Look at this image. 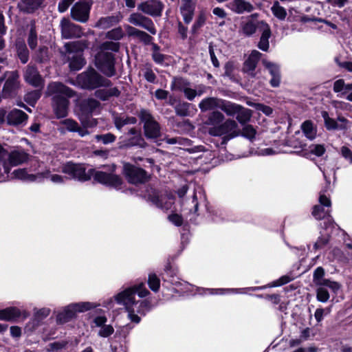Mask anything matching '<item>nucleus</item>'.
<instances>
[{"instance_id": "nucleus-1", "label": "nucleus", "mask_w": 352, "mask_h": 352, "mask_svg": "<svg viewBox=\"0 0 352 352\" xmlns=\"http://www.w3.org/2000/svg\"><path fill=\"white\" fill-rule=\"evenodd\" d=\"M148 294L149 292L144 283H135L118 293L104 306L111 307L110 305L113 300L116 301L117 304L124 307L129 320L138 324L140 322V317L138 316V314L144 316L151 310V305L148 299L136 300L135 294H138L140 298H144Z\"/></svg>"}, {"instance_id": "nucleus-2", "label": "nucleus", "mask_w": 352, "mask_h": 352, "mask_svg": "<svg viewBox=\"0 0 352 352\" xmlns=\"http://www.w3.org/2000/svg\"><path fill=\"white\" fill-rule=\"evenodd\" d=\"M125 35L121 27L113 28L105 34V38L111 40L102 43L98 52L95 56V65L96 67L104 75L111 77L115 75V58L113 52H117L120 50V45L118 41Z\"/></svg>"}, {"instance_id": "nucleus-3", "label": "nucleus", "mask_w": 352, "mask_h": 352, "mask_svg": "<svg viewBox=\"0 0 352 352\" xmlns=\"http://www.w3.org/2000/svg\"><path fill=\"white\" fill-rule=\"evenodd\" d=\"M47 94L53 96V109L56 118L66 117L69 105L67 98L74 96V91L60 82H53L48 85Z\"/></svg>"}, {"instance_id": "nucleus-4", "label": "nucleus", "mask_w": 352, "mask_h": 352, "mask_svg": "<svg viewBox=\"0 0 352 352\" xmlns=\"http://www.w3.org/2000/svg\"><path fill=\"white\" fill-rule=\"evenodd\" d=\"M320 170L323 173V176L324 179L327 182V185L325 188L322 189L320 192L319 195V203L320 205L315 206L313 208L312 211V215L316 219H322L327 218V221L324 222V228L325 230L329 229L330 227H333L334 223L332 221V219L330 218L329 213H330V208L331 206V200L326 195V192H327L328 188H329L330 185V180L327 178V174L328 171L327 170L324 168H322L320 166L319 167Z\"/></svg>"}, {"instance_id": "nucleus-5", "label": "nucleus", "mask_w": 352, "mask_h": 352, "mask_svg": "<svg viewBox=\"0 0 352 352\" xmlns=\"http://www.w3.org/2000/svg\"><path fill=\"white\" fill-rule=\"evenodd\" d=\"M87 47V41H72L65 44L71 70H80L85 65V60L82 57V52Z\"/></svg>"}, {"instance_id": "nucleus-6", "label": "nucleus", "mask_w": 352, "mask_h": 352, "mask_svg": "<svg viewBox=\"0 0 352 352\" xmlns=\"http://www.w3.org/2000/svg\"><path fill=\"white\" fill-rule=\"evenodd\" d=\"M77 81L82 88L87 89H94L100 87H107L111 85L109 80L102 77L92 68L79 74Z\"/></svg>"}, {"instance_id": "nucleus-7", "label": "nucleus", "mask_w": 352, "mask_h": 352, "mask_svg": "<svg viewBox=\"0 0 352 352\" xmlns=\"http://www.w3.org/2000/svg\"><path fill=\"white\" fill-rule=\"evenodd\" d=\"M61 171L67 175V179H74L80 182H86L89 180L94 173V169L90 168L87 170L85 164H76L72 162L64 164Z\"/></svg>"}, {"instance_id": "nucleus-8", "label": "nucleus", "mask_w": 352, "mask_h": 352, "mask_svg": "<svg viewBox=\"0 0 352 352\" xmlns=\"http://www.w3.org/2000/svg\"><path fill=\"white\" fill-rule=\"evenodd\" d=\"M208 133L212 136L225 135L222 142V144H225L227 141L239 135L238 124L234 120L228 119L217 126L210 127Z\"/></svg>"}, {"instance_id": "nucleus-9", "label": "nucleus", "mask_w": 352, "mask_h": 352, "mask_svg": "<svg viewBox=\"0 0 352 352\" xmlns=\"http://www.w3.org/2000/svg\"><path fill=\"white\" fill-rule=\"evenodd\" d=\"M96 307V304L89 302L72 303L65 307L61 312L58 314L57 321L59 323H65L74 318L76 313L84 312Z\"/></svg>"}, {"instance_id": "nucleus-10", "label": "nucleus", "mask_w": 352, "mask_h": 352, "mask_svg": "<svg viewBox=\"0 0 352 352\" xmlns=\"http://www.w3.org/2000/svg\"><path fill=\"white\" fill-rule=\"evenodd\" d=\"M139 117L144 123V131L145 136L148 139H156L160 135V127L159 124L154 120L151 113L145 109L140 111Z\"/></svg>"}, {"instance_id": "nucleus-11", "label": "nucleus", "mask_w": 352, "mask_h": 352, "mask_svg": "<svg viewBox=\"0 0 352 352\" xmlns=\"http://www.w3.org/2000/svg\"><path fill=\"white\" fill-rule=\"evenodd\" d=\"M92 5V0H79L71 9L72 19L80 23L87 22Z\"/></svg>"}, {"instance_id": "nucleus-12", "label": "nucleus", "mask_w": 352, "mask_h": 352, "mask_svg": "<svg viewBox=\"0 0 352 352\" xmlns=\"http://www.w3.org/2000/svg\"><path fill=\"white\" fill-rule=\"evenodd\" d=\"M123 172L128 182L131 184L144 183L148 179V176L144 170L130 164H124Z\"/></svg>"}, {"instance_id": "nucleus-13", "label": "nucleus", "mask_w": 352, "mask_h": 352, "mask_svg": "<svg viewBox=\"0 0 352 352\" xmlns=\"http://www.w3.org/2000/svg\"><path fill=\"white\" fill-rule=\"evenodd\" d=\"M94 179L105 186L120 189L122 184V179L112 173H106L104 171H95L94 170L93 175Z\"/></svg>"}, {"instance_id": "nucleus-14", "label": "nucleus", "mask_w": 352, "mask_h": 352, "mask_svg": "<svg viewBox=\"0 0 352 352\" xmlns=\"http://www.w3.org/2000/svg\"><path fill=\"white\" fill-rule=\"evenodd\" d=\"M29 155L21 148H16L9 151L8 158L4 167V171L8 174L10 171V166H16L28 160Z\"/></svg>"}, {"instance_id": "nucleus-15", "label": "nucleus", "mask_w": 352, "mask_h": 352, "mask_svg": "<svg viewBox=\"0 0 352 352\" xmlns=\"http://www.w3.org/2000/svg\"><path fill=\"white\" fill-rule=\"evenodd\" d=\"M198 199H205L204 190L201 186L195 188L191 199L182 201V210L187 211L189 214H196L198 210Z\"/></svg>"}, {"instance_id": "nucleus-16", "label": "nucleus", "mask_w": 352, "mask_h": 352, "mask_svg": "<svg viewBox=\"0 0 352 352\" xmlns=\"http://www.w3.org/2000/svg\"><path fill=\"white\" fill-rule=\"evenodd\" d=\"M129 22L135 26L141 27L146 30L149 33L155 35L157 30L153 21L140 13L131 14L128 19Z\"/></svg>"}, {"instance_id": "nucleus-17", "label": "nucleus", "mask_w": 352, "mask_h": 352, "mask_svg": "<svg viewBox=\"0 0 352 352\" xmlns=\"http://www.w3.org/2000/svg\"><path fill=\"white\" fill-rule=\"evenodd\" d=\"M62 36L65 38H79L82 35V30L80 25L72 23L67 19H63L60 21Z\"/></svg>"}, {"instance_id": "nucleus-18", "label": "nucleus", "mask_w": 352, "mask_h": 352, "mask_svg": "<svg viewBox=\"0 0 352 352\" xmlns=\"http://www.w3.org/2000/svg\"><path fill=\"white\" fill-rule=\"evenodd\" d=\"M138 8L148 15L160 16L164 9V4L159 0H147L139 4Z\"/></svg>"}, {"instance_id": "nucleus-19", "label": "nucleus", "mask_w": 352, "mask_h": 352, "mask_svg": "<svg viewBox=\"0 0 352 352\" xmlns=\"http://www.w3.org/2000/svg\"><path fill=\"white\" fill-rule=\"evenodd\" d=\"M6 78L3 93L6 96H10L19 87V74L16 71L5 73Z\"/></svg>"}, {"instance_id": "nucleus-20", "label": "nucleus", "mask_w": 352, "mask_h": 352, "mask_svg": "<svg viewBox=\"0 0 352 352\" xmlns=\"http://www.w3.org/2000/svg\"><path fill=\"white\" fill-rule=\"evenodd\" d=\"M24 79L26 82L35 87H42L44 80L39 74L37 69L34 66L28 65L25 71Z\"/></svg>"}, {"instance_id": "nucleus-21", "label": "nucleus", "mask_w": 352, "mask_h": 352, "mask_svg": "<svg viewBox=\"0 0 352 352\" xmlns=\"http://www.w3.org/2000/svg\"><path fill=\"white\" fill-rule=\"evenodd\" d=\"M262 54L257 50H252L247 59L245 60L243 66V71L250 76H255V69L257 63L261 59Z\"/></svg>"}, {"instance_id": "nucleus-22", "label": "nucleus", "mask_w": 352, "mask_h": 352, "mask_svg": "<svg viewBox=\"0 0 352 352\" xmlns=\"http://www.w3.org/2000/svg\"><path fill=\"white\" fill-rule=\"evenodd\" d=\"M28 116L22 110L13 109L6 115L8 124L12 126L24 125L26 124Z\"/></svg>"}, {"instance_id": "nucleus-23", "label": "nucleus", "mask_w": 352, "mask_h": 352, "mask_svg": "<svg viewBox=\"0 0 352 352\" xmlns=\"http://www.w3.org/2000/svg\"><path fill=\"white\" fill-rule=\"evenodd\" d=\"M12 175L14 178L27 182H41L44 180L45 177V173L30 174L25 168L14 170Z\"/></svg>"}, {"instance_id": "nucleus-24", "label": "nucleus", "mask_w": 352, "mask_h": 352, "mask_svg": "<svg viewBox=\"0 0 352 352\" xmlns=\"http://www.w3.org/2000/svg\"><path fill=\"white\" fill-rule=\"evenodd\" d=\"M333 91L338 97L345 98L352 102V82L346 84L343 79H339L333 83Z\"/></svg>"}, {"instance_id": "nucleus-25", "label": "nucleus", "mask_w": 352, "mask_h": 352, "mask_svg": "<svg viewBox=\"0 0 352 352\" xmlns=\"http://www.w3.org/2000/svg\"><path fill=\"white\" fill-rule=\"evenodd\" d=\"M322 117L324 119V124L328 130L345 129L349 126V121L344 118H338V120L331 118L327 111L322 112Z\"/></svg>"}, {"instance_id": "nucleus-26", "label": "nucleus", "mask_w": 352, "mask_h": 352, "mask_svg": "<svg viewBox=\"0 0 352 352\" xmlns=\"http://www.w3.org/2000/svg\"><path fill=\"white\" fill-rule=\"evenodd\" d=\"M196 0H182L180 5V13L184 22L190 23L193 18L195 10Z\"/></svg>"}, {"instance_id": "nucleus-27", "label": "nucleus", "mask_w": 352, "mask_h": 352, "mask_svg": "<svg viewBox=\"0 0 352 352\" xmlns=\"http://www.w3.org/2000/svg\"><path fill=\"white\" fill-rule=\"evenodd\" d=\"M148 199L156 207L166 210L170 209L174 203L173 198L171 196L161 195L160 197L156 192L149 195Z\"/></svg>"}, {"instance_id": "nucleus-28", "label": "nucleus", "mask_w": 352, "mask_h": 352, "mask_svg": "<svg viewBox=\"0 0 352 352\" xmlns=\"http://www.w3.org/2000/svg\"><path fill=\"white\" fill-rule=\"evenodd\" d=\"M107 318L105 316H97L94 319V327H100L98 333V336L102 338H107L112 335L114 332L113 327L110 324H106ZM94 327V326L92 327Z\"/></svg>"}, {"instance_id": "nucleus-29", "label": "nucleus", "mask_w": 352, "mask_h": 352, "mask_svg": "<svg viewBox=\"0 0 352 352\" xmlns=\"http://www.w3.org/2000/svg\"><path fill=\"white\" fill-rule=\"evenodd\" d=\"M177 274V270L174 268L170 265H168L166 266L165 273L163 276V278L164 281H167L175 286L173 287V290L179 292V290L177 289V287L182 286L183 283L179 280Z\"/></svg>"}, {"instance_id": "nucleus-30", "label": "nucleus", "mask_w": 352, "mask_h": 352, "mask_svg": "<svg viewBox=\"0 0 352 352\" xmlns=\"http://www.w3.org/2000/svg\"><path fill=\"white\" fill-rule=\"evenodd\" d=\"M262 63L272 76L270 80V85L273 87H278L280 82V69L278 65L266 59H263Z\"/></svg>"}, {"instance_id": "nucleus-31", "label": "nucleus", "mask_w": 352, "mask_h": 352, "mask_svg": "<svg viewBox=\"0 0 352 352\" xmlns=\"http://www.w3.org/2000/svg\"><path fill=\"white\" fill-rule=\"evenodd\" d=\"M127 140H124V146L126 147L140 146H144V141L140 131L135 127L130 129L126 134Z\"/></svg>"}, {"instance_id": "nucleus-32", "label": "nucleus", "mask_w": 352, "mask_h": 352, "mask_svg": "<svg viewBox=\"0 0 352 352\" xmlns=\"http://www.w3.org/2000/svg\"><path fill=\"white\" fill-rule=\"evenodd\" d=\"M221 100L215 97L206 98L200 101L199 107L202 112L220 109Z\"/></svg>"}, {"instance_id": "nucleus-33", "label": "nucleus", "mask_w": 352, "mask_h": 352, "mask_svg": "<svg viewBox=\"0 0 352 352\" xmlns=\"http://www.w3.org/2000/svg\"><path fill=\"white\" fill-rule=\"evenodd\" d=\"M229 8L237 14L245 12H250L253 10V6L245 0H233L229 3Z\"/></svg>"}, {"instance_id": "nucleus-34", "label": "nucleus", "mask_w": 352, "mask_h": 352, "mask_svg": "<svg viewBox=\"0 0 352 352\" xmlns=\"http://www.w3.org/2000/svg\"><path fill=\"white\" fill-rule=\"evenodd\" d=\"M45 0H19V9L27 13H32L37 10Z\"/></svg>"}, {"instance_id": "nucleus-35", "label": "nucleus", "mask_w": 352, "mask_h": 352, "mask_svg": "<svg viewBox=\"0 0 352 352\" xmlns=\"http://www.w3.org/2000/svg\"><path fill=\"white\" fill-rule=\"evenodd\" d=\"M175 109L177 115L183 117L190 116L197 111L193 104L186 102H179Z\"/></svg>"}, {"instance_id": "nucleus-36", "label": "nucleus", "mask_w": 352, "mask_h": 352, "mask_svg": "<svg viewBox=\"0 0 352 352\" xmlns=\"http://www.w3.org/2000/svg\"><path fill=\"white\" fill-rule=\"evenodd\" d=\"M120 21L118 16H109L100 18L95 24L94 27L100 29L109 28Z\"/></svg>"}, {"instance_id": "nucleus-37", "label": "nucleus", "mask_w": 352, "mask_h": 352, "mask_svg": "<svg viewBox=\"0 0 352 352\" xmlns=\"http://www.w3.org/2000/svg\"><path fill=\"white\" fill-rule=\"evenodd\" d=\"M21 311L16 307H8L0 310V320L6 321H13L19 318Z\"/></svg>"}, {"instance_id": "nucleus-38", "label": "nucleus", "mask_w": 352, "mask_h": 352, "mask_svg": "<svg viewBox=\"0 0 352 352\" xmlns=\"http://www.w3.org/2000/svg\"><path fill=\"white\" fill-rule=\"evenodd\" d=\"M240 106L241 105L238 104L222 99L220 109L222 110L227 116L234 117L240 109Z\"/></svg>"}, {"instance_id": "nucleus-39", "label": "nucleus", "mask_w": 352, "mask_h": 352, "mask_svg": "<svg viewBox=\"0 0 352 352\" xmlns=\"http://www.w3.org/2000/svg\"><path fill=\"white\" fill-rule=\"evenodd\" d=\"M29 27L27 41L30 49L34 50L38 44V35L35 22L31 21Z\"/></svg>"}, {"instance_id": "nucleus-40", "label": "nucleus", "mask_w": 352, "mask_h": 352, "mask_svg": "<svg viewBox=\"0 0 352 352\" xmlns=\"http://www.w3.org/2000/svg\"><path fill=\"white\" fill-rule=\"evenodd\" d=\"M224 116L222 113L213 111L210 113L206 121V124L210 126V127L217 126L221 124V123L224 120Z\"/></svg>"}, {"instance_id": "nucleus-41", "label": "nucleus", "mask_w": 352, "mask_h": 352, "mask_svg": "<svg viewBox=\"0 0 352 352\" xmlns=\"http://www.w3.org/2000/svg\"><path fill=\"white\" fill-rule=\"evenodd\" d=\"M17 55L21 62L26 63L29 60V52L25 43L23 41H17L16 43Z\"/></svg>"}, {"instance_id": "nucleus-42", "label": "nucleus", "mask_w": 352, "mask_h": 352, "mask_svg": "<svg viewBox=\"0 0 352 352\" xmlns=\"http://www.w3.org/2000/svg\"><path fill=\"white\" fill-rule=\"evenodd\" d=\"M189 85H191V83L188 80L181 77L174 78L170 84V89L172 91L184 92Z\"/></svg>"}, {"instance_id": "nucleus-43", "label": "nucleus", "mask_w": 352, "mask_h": 352, "mask_svg": "<svg viewBox=\"0 0 352 352\" xmlns=\"http://www.w3.org/2000/svg\"><path fill=\"white\" fill-rule=\"evenodd\" d=\"M40 173H45V179H50L55 184H62L65 183L67 180V176H63L56 173H52L50 170L47 169L45 171L40 172Z\"/></svg>"}, {"instance_id": "nucleus-44", "label": "nucleus", "mask_w": 352, "mask_h": 352, "mask_svg": "<svg viewBox=\"0 0 352 352\" xmlns=\"http://www.w3.org/2000/svg\"><path fill=\"white\" fill-rule=\"evenodd\" d=\"M271 36L270 29L267 27L262 32L258 47L262 51L267 52L269 49V38Z\"/></svg>"}, {"instance_id": "nucleus-45", "label": "nucleus", "mask_w": 352, "mask_h": 352, "mask_svg": "<svg viewBox=\"0 0 352 352\" xmlns=\"http://www.w3.org/2000/svg\"><path fill=\"white\" fill-rule=\"evenodd\" d=\"M273 15L280 21H283L287 16L286 10L280 5L278 1H275L271 7Z\"/></svg>"}, {"instance_id": "nucleus-46", "label": "nucleus", "mask_w": 352, "mask_h": 352, "mask_svg": "<svg viewBox=\"0 0 352 352\" xmlns=\"http://www.w3.org/2000/svg\"><path fill=\"white\" fill-rule=\"evenodd\" d=\"M114 122L116 128L120 130L125 125L135 124L137 122V119L135 117L123 116L116 117L114 120Z\"/></svg>"}, {"instance_id": "nucleus-47", "label": "nucleus", "mask_w": 352, "mask_h": 352, "mask_svg": "<svg viewBox=\"0 0 352 352\" xmlns=\"http://www.w3.org/2000/svg\"><path fill=\"white\" fill-rule=\"evenodd\" d=\"M235 116L239 122L245 124L250 120L252 116L251 110L240 106V109L236 113Z\"/></svg>"}, {"instance_id": "nucleus-48", "label": "nucleus", "mask_w": 352, "mask_h": 352, "mask_svg": "<svg viewBox=\"0 0 352 352\" xmlns=\"http://www.w3.org/2000/svg\"><path fill=\"white\" fill-rule=\"evenodd\" d=\"M318 287L316 290V298L317 300L322 302H326L329 299V294L327 288L320 283V281L316 282Z\"/></svg>"}, {"instance_id": "nucleus-49", "label": "nucleus", "mask_w": 352, "mask_h": 352, "mask_svg": "<svg viewBox=\"0 0 352 352\" xmlns=\"http://www.w3.org/2000/svg\"><path fill=\"white\" fill-rule=\"evenodd\" d=\"M303 133L309 140H313L316 137V131L314 128L313 124L310 121H305L301 126Z\"/></svg>"}, {"instance_id": "nucleus-50", "label": "nucleus", "mask_w": 352, "mask_h": 352, "mask_svg": "<svg viewBox=\"0 0 352 352\" xmlns=\"http://www.w3.org/2000/svg\"><path fill=\"white\" fill-rule=\"evenodd\" d=\"M209 294H238L243 293V289H206Z\"/></svg>"}, {"instance_id": "nucleus-51", "label": "nucleus", "mask_w": 352, "mask_h": 352, "mask_svg": "<svg viewBox=\"0 0 352 352\" xmlns=\"http://www.w3.org/2000/svg\"><path fill=\"white\" fill-rule=\"evenodd\" d=\"M148 284L150 289L156 292L158 291L160 286V280L155 274H150L148 278Z\"/></svg>"}, {"instance_id": "nucleus-52", "label": "nucleus", "mask_w": 352, "mask_h": 352, "mask_svg": "<svg viewBox=\"0 0 352 352\" xmlns=\"http://www.w3.org/2000/svg\"><path fill=\"white\" fill-rule=\"evenodd\" d=\"M320 283L326 287L331 290L334 294H337L340 289V284L336 281H332L329 279H322Z\"/></svg>"}, {"instance_id": "nucleus-53", "label": "nucleus", "mask_w": 352, "mask_h": 352, "mask_svg": "<svg viewBox=\"0 0 352 352\" xmlns=\"http://www.w3.org/2000/svg\"><path fill=\"white\" fill-rule=\"evenodd\" d=\"M100 102L94 98H89L85 101V106L90 113H95L100 108Z\"/></svg>"}, {"instance_id": "nucleus-54", "label": "nucleus", "mask_w": 352, "mask_h": 352, "mask_svg": "<svg viewBox=\"0 0 352 352\" xmlns=\"http://www.w3.org/2000/svg\"><path fill=\"white\" fill-rule=\"evenodd\" d=\"M41 97L40 91L35 90L28 93L25 96V100L31 106H34Z\"/></svg>"}, {"instance_id": "nucleus-55", "label": "nucleus", "mask_w": 352, "mask_h": 352, "mask_svg": "<svg viewBox=\"0 0 352 352\" xmlns=\"http://www.w3.org/2000/svg\"><path fill=\"white\" fill-rule=\"evenodd\" d=\"M34 58L36 61L43 63L48 59V49L46 47H41L36 52Z\"/></svg>"}, {"instance_id": "nucleus-56", "label": "nucleus", "mask_w": 352, "mask_h": 352, "mask_svg": "<svg viewBox=\"0 0 352 352\" xmlns=\"http://www.w3.org/2000/svg\"><path fill=\"white\" fill-rule=\"evenodd\" d=\"M256 30V25L253 21H248L242 26L243 33L246 36L252 35Z\"/></svg>"}, {"instance_id": "nucleus-57", "label": "nucleus", "mask_w": 352, "mask_h": 352, "mask_svg": "<svg viewBox=\"0 0 352 352\" xmlns=\"http://www.w3.org/2000/svg\"><path fill=\"white\" fill-rule=\"evenodd\" d=\"M95 138L97 141H101L104 144L112 143L116 140V136L111 133L97 135Z\"/></svg>"}, {"instance_id": "nucleus-58", "label": "nucleus", "mask_w": 352, "mask_h": 352, "mask_svg": "<svg viewBox=\"0 0 352 352\" xmlns=\"http://www.w3.org/2000/svg\"><path fill=\"white\" fill-rule=\"evenodd\" d=\"M256 133V130L250 125L244 126L242 130V135L250 141L255 138Z\"/></svg>"}, {"instance_id": "nucleus-59", "label": "nucleus", "mask_w": 352, "mask_h": 352, "mask_svg": "<svg viewBox=\"0 0 352 352\" xmlns=\"http://www.w3.org/2000/svg\"><path fill=\"white\" fill-rule=\"evenodd\" d=\"M293 280V278L291 277L289 275H284L281 276L280 278L277 279L276 280L274 281L271 283L270 287H279L281 285H283L285 284H287L292 281Z\"/></svg>"}, {"instance_id": "nucleus-60", "label": "nucleus", "mask_w": 352, "mask_h": 352, "mask_svg": "<svg viewBox=\"0 0 352 352\" xmlns=\"http://www.w3.org/2000/svg\"><path fill=\"white\" fill-rule=\"evenodd\" d=\"M61 124L65 125L69 131L75 132L78 130V124L72 119H65L61 122Z\"/></svg>"}, {"instance_id": "nucleus-61", "label": "nucleus", "mask_w": 352, "mask_h": 352, "mask_svg": "<svg viewBox=\"0 0 352 352\" xmlns=\"http://www.w3.org/2000/svg\"><path fill=\"white\" fill-rule=\"evenodd\" d=\"M310 152L316 156H321L324 153L325 149L322 145L312 144L309 146Z\"/></svg>"}, {"instance_id": "nucleus-62", "label": "nucleus", "mask_w": 352, "mask_h": 352, "mask_svg": "<svg viewBox=\"0 0 352 352\" xmlns=\"http://www.w3.org/2000/svg\"><path fill=\"white\" fill-rule=\"evenodd\" d=\"M328 241H329L328 236L322 235L320 237H318V239H317V241L314 243V248L316 250L321 249L325 245L327 244Z\"/></svg>"}, {"instance_id": "nucleus-63", "label": "nucleus", "mask_w": 352, "mask_h": 352, "mask_svg": "<svg viewBox=\"0 0 352 352\" xmlns=\"http://www.w3.org/2000/svg\"><path fill=\"white\" fill-rule=\"evenodd\" d=\"M340 153L342 156L347 160L350 164H352V151L347 146H343L341 147Z\"/></svg>"}, {"instance_id": "nucleus-64", "label": "nucleus", "mask_w": 352, "mask_h": 352, "mask_svg": "<svg viewBox=\"0 0 352 352\" xmlns=\"http://www.w3.org/2000/svg\"><path fill=\"white\" fill-rule=\"evenodd\" d=\"M140 41L143 42L146 45L150 44L153 41V37L145 32L140 31L138 36L137 37Z\"/></svg>"}]
</instances>
